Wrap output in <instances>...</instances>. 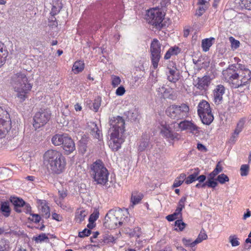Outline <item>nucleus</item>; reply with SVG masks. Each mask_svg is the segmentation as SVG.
Segmentation results:
<instances>
[{"label":"nucleus","instance_id":"f257e3e1","mask_svg":"<svg viewBox=\"0 0 251 251\" xmlns=\"http://www.w3.org/2000/svg\"><path fill=\"white\" fill-rule=\"evenodd\" d=\"M223 75L233 88L245 86L251 79V71L240 64L229 66Z\"/></svg>","mask_w":251,"mask_h":251},{"label":"nucleus","instance_id":"f03ea898","mask_svg":"<svg viewBox=\"0 0 251 251\" xmlns=\"http://www.w3.org/2000/svg\"><path fill=\"white\" fill-rule=\"evenodd\" d=\"M111 126L110 133L109 147L113 151H117L125 141V122L122 117H114L109 119Z\"/></svg>","mask_w":251,"mask_h":251},{"label":"nucleus","instance_id":"7ed1b4c3","mask_svg":"<svg viewBox=\"0 0 251 251\" xmlns=\"http://www.w3.org/2000/svg\"><path fill=\"white\" fill-rule=\"evenodd\" d=\"M43 159L44 164L50 173L59 175L64 171L66 158L60 152L55 150H49L45 152Z\"/></svg>","mask_w":251,"mask_h":251},{"label":"nucleus","instance_id":"20e7f679","mask_svg":"<svg viewBox=\"0 0 251 251\" xmlns=\"http://www.w3.org/2000/svg\"><path fill=\"white\" fill-rule=\"evenodd\" d=\"M11 83L14 91L17 92L18 98L21 101H24L26 98V94L32 87L26 75L21 73L15 74L12 77Z\"/></svg>","mask_w":251,"mask_h":251},{"label":"nucleus","instance_id":"39448f33","mask_svg":"<svg viewBox=\"0 0 251 251\" xmlns=\"http://www.w3.org/2000/svg\"><path fill=\"white\" fill-rule=\"evenodd\" d=\"M91 172L98 184L104 185L107 182L109 173L100 160H98L92 164Z\"/></svg>","mask_w":251,"mask_h":251},{"label":"nucleus","instance_id":"423d86ee","mask_svg":"<svg viewBox=\"0 0 251 251\" xmlns=\"http://www.w3.org/2000/svg\"><path fill=\"white\" fill-rule=\"evenodd\" d=\"M123 216L121 209L110 210L105 217V226L111 229L121 226L123 224Z\"/></svg>","mask_w":251,"mask_h":251},{"label":"nucleus","instance_id":"0eeeda50","mask_svg":"<svg viewBox=\"0 0 251 251\" xmlns=\"http://www.w3.org/2000/svg\"><path fill=\"white\" fill-rule=\"evenodd\" d=\"M164 14L158 8H153L149 10L146 14L148 22L157 29H161L164 25L163 20Z\"/></svg>","mask_w":251,"mask_h":251},{"label":"nucleus","instance_id":"6e6552de","mask_svg":"<svg viewBox=\"0 0 251 251\" xmlns=\"http://www.w3.org/2000/svg\"><path fill=\"white\" fill-rule=\"evenodd\" d=\"M151 59L154 69H156L161 57V44L156 39H154L150 47Z\"/></svg>","mask_w":251,"mask_h":251},{"label":"nucleus","instance_id":"1a4fd4ad","mask_svg":"<svg viewBox=\"0 0 251 251\" xmlns=\"http://www.w3.org/2000/svg\"><path fill=\"white\" fill-rule=\"evenodd\" d=\"M50 111H41L36 113L33 117V126L35 130L44 126L50 118Z\"/></svg>","mask_w":251,"mask_h":251},{"label":"nucleus","instance_id":"9d476101","mask_svg":"<svg viewBox=\"0 0 251 251\" xmlns=\"http://www.w3.org/2000/svg\"><path fill=\"white\" fill-rule=\"evenodd\" d=\"M181 131L187 130L191 133L196 135L199 132V127L192 121L183 120L178 124Z\"/></svg>","mask_w":251,"mask_h":251},{"label":"nucleus","instance_id":"9b49d317","mask_svg":"<svg viewBox=\"0 0 251 251\" xmlns=\"http://www.w3.org/2000/svg\"><path fill=\"white\" fill-rule=\"evenodd\" d=\"M225 93V88L222 85H218L213 91V101L219 105L223 101V96Z\"/></svg>","mask_w":251,"mask_h":251},{"label":"nucleus","instance_id":"f8f14e48","mask_svg":"<svg viewBox=\"0 0 251 251\" xmlns=\"http://www.w3.org/2000/svg\"><path fill=\"white\" fill-rule=\"evenodd\" d=\"M160 126L161 127V133L164 137L172 140L178 139V134L176 133H173L169 125L166 124V123L162 122L160 124Z\"/></svg>","mask_w":251,"mask_h":251},{"label":"nucleus","instance_id":"ddd939ff","mask_svg":"<svg viewBox=\"0 0 251 251\" xmlns=\"http://www.w3.org/2000/svg\"><path fill=\"white\" fill-rule=\"evenodd\" d=\"M87 129L94 138L98 139H100L102 137V132L101 130L99 129L98 125L95 122H88Z\"/></svg>","mask_w":251,"mask_h":251},{"label":"nucleus","instance_id":"4468645a","mask_svg":"<svg viewBox=\"0 0 251 251\" xmlns=\"http://www.w3.org/2000/svg\"><path fill=\"white\" fill-rule=\"evenodd\" d=\"M168 71L167 72V79L173 83H176L179 79V72L176 69V67L172 66L170 64V66L167 67Z\"/></svg>","mask_w":251,"mask_h":251},{"label":"nucleus","instance_id":"2eb2a0df","mask_svg":"<svg viewBox=\"0 0 251 251\" xmlns=\"http://www.w3.org/2000/svg\"><path fill=\"white\" fill-rule=\"evenodd\" d=\"M11 128L10 120H5L0 118V138L4 137Z\"/></svg>","mask_w":251,"mask_h":251},{"label":"nucleus","instance_id":"dca6fc26","mask_svg":"<svg viewBox=\"0 0 251 251\" xmlns=\"http://www.w3.org/2000/svg\"><path fill=\"white\" fill-rule=\"evenodd\" d=\"M62 147L67 154H69L74 151L75 149V144L71 137L67 136L62 144Z\"/></svg>","mask_w":251,"mask_h":251},{"label":"nucleus","instance_id":"f3484780","mask_svg":"<svg viewBox=\"0 0 251 251\" xmlns=\"http://www.w3.org/2000/svg\"><path fill=\"white\" fill-rule=\"evenodd\" d=\"M211 111H198V114L204 124L209 125L213 121L214 117Z\"/></svg>","mask_w":251,"mask_h":251},{"label":"nucleus","instance_id":"a211bd4d","mask_svg":"<svg viewBox=\"0 0 251 251\" xmlns=\"http://www.w3.org/2000/svg\"><path fill=\"white\" fill-rule=\"evenodd\" d=\"M157 92L160 97L164 99H174L175 98V95L173 94L172 90L170 88H166L164 86L159 87L157 89Z\"/></svg>","mask_w":251,"mask_h":251},{"label":"nucleus","instance_id":"6ab92c4d","mask_svg":"<svg viewBox=\"0 0 251 251\" xmlns=\"http://www.w3.org/2000/svg\"><path fill=\"white\" fill-rule=\"evenodd\" d=\"M211 81V78L209 76L205 75L201 78H198V82L196 86L200 90L205 89L209 85Z\"/></svg>","mask_w":251,"mask_h":251},{"label":"nucleus","instance_id":"aec40b11","mask_svg":"<svg viewBox=\"0 0 251 251\" xmlns=\"http://www.w3.org/2000/svg\"><path fill=\"white\" fill-rule=\"evenodd\" d=\"M8 51L5 45L0 42V68L5 63Z\"/></svg>","mask_w":251,"mask_h":251},{"label":"nucleus","instance_id":"412c9836","mask_svg":"<svg viewBox=\"0 0 251 251\" xmlns=\"http://www.w3.org/2000/svg\"><path fill=\"white\" fill-rule=\"evenodd\" d=\"M11 202L14 205V209L16 212L18 213L22 212L21 208L25 204V202L23 199L13 197L11 199Z\"/></svg>","mask_w":251,"mask_h":251},{"label":"nucleus","instance_id":"4be33fe9","mask_svg":"<svg viewBox=\"0 0 251 251\" xmlns=\"http://www.w3.org/2000/svg\"><path fill=\"white\" fill-rule=\"evenodd\" d=\"M151 146L149 136H146L145 138L142 137L138 146V150L140 152L145 151Z\"/></svg>","mask_w":251,"mask_h":251},{"label":"nucleus","instance_id":"5701e85b","mask_svg":"<svg viewBox=\"0 0 251 251\" xmlns=\"http://www.w3.org/2000/svg\"><path fill=\"white\" fill-rule=\"evenodd\" d=\"M67 134H55L51 138V142L54 146L62 145Z\"/></svg>","mask_w":251,"mask_h":251},{"label":"nucleus","instance_id":"b1692460","mask_svg":"<svg viewBox=\"0 0 251 251\" xmlns=\"http://www.w3.org/2000/svg\"><path fill=\"white\" fill-rule=\"evenodd\" d=\"M166 115L170 118L178 120L183 118V111H165Z\"/></svg>","mask_w":251,"mask_h":251},{"label":"nucleus","instance_id":"393cba45","mask_svg":"<svg viewBox=\"0 0 251 251\" xmlns=\"http://www.w3.org/2000/svg\"><path fill=\"white\" fill-rule=\"evenodd\" d=\"M244 125V121L243 120H240L237 124V126L234 130V133L230 138V140L235 142L236 139L239 133L242 130Z\"/></svg>","mask_w":251,"mask_h":251},{"label":"nucleus","instance_id":"a878e982","mask_svg":"<svg viewBox=\"0 0 251 251\" xmlns=\"http://www.w3.org/2000/svg\"><path fill=\"white\" fill-rule=\"evenodd\" d=\"M84 68V63L83 61L78 60L75 61L73 66L72 71L75 74H78L82 72Z\"/></svg>","mask_w":251,"mask_h":251},{"label":"nucleus","instance_id":"bb28decb","mask_svg":"<svg viewBox=\"0 0 251 251\" xmlns=\"http://www.w3.org/2000/svg\"><path fill=\"white\" fill-rule=\"evenodd\" d=\"M0 209L5 217H8L10 214L9 202L8 201H2L1 202Z\"/></svg>","mask_w":251,"mask_h":251},{"label":"nucleus","instance_id":"cd10ccee","mask_svg":"<svg viewBox=\"0 0 251 251\" xmlns=\"http://www.w3.org/2000/svg\"><path fill=\"white\" fill-rule=\"evenodd\" d=\"M180 50L178 47H174L170 48L166 52L164 56L165 59H169L173 55H177Z\"/></svg>","mask_w":251,"mask_h":251},{"label":"nucleus","instance_id":"c85d7f7f","mask_svg":"<svg viewBox=\"0 0 251 251\" xmlns=\"http://www.w3.org/2000/svg\"><path fill=\"white\" fill-rule=\"evenodd\" d=\"M88 212L84 210H78L76 212V221L79 223H81L87 215Z\"/></svg>","mask_w":251,"mask_h":251},{"label":"nucleus","instance_id":"c756f323","mask_svg":"<svg viewBox=\"0 0 251 251\" xmlns=\"http://www.w3.org/2000/svg\"><path fill=\"white\" fill-rule=\"evenodd\" d=\"M213 38H206L202 40L201 42V47L204 51L206 52L209 50L210 47L212 45V40Z\"/></svg>","mask_w":251,"mask_h":251},{"label":"nucleus","instance_id":"7c9ffc66","mask_svg":"<svg viewBox=\"0 0 251 251\" xmlns=\"http://www.w3.org/2000/svg\"><path fill=\"white\" fill-rule=\"evenodd\" d=\"M143 195L140 193L134 192L132 193L131 201L132 204L135 205L138 203L142 199Z\"/></svg>","mask_w":251,"mask_h":251},{"label":"nucleus","instance_id":"2f4dec72","mask_svg":"<svg viewBox=\"0 0 251 251\" xmlns=\"http://www.w3.org/2000/svg\"><path fill=\"white\" fill-rule=\"evenodd\" d=\"M9 249V243L5 239L0 240V251H7Z\"/></svg>","mask_w":251,"mask_h":251},{"label":"nucleus","instance_id":"473e14b6","mask_svg":"<svg viewBox=\"0 0 251 251\" xmlns=\"http://www.w3.org/2000/svg\"><path fill=\"white\" fill-rule=\"evenodd\" d=\"M207 238V235L206 234L201 231L197 238L193 241V245H197L198 244L201 243L203 240L206 239Z\"/></svg>","mask_w":251,"mask_h":251},{"label":"nucleus","instance_id":"72a5a7b5","mask_svg":"<svg viewBox=\"0 0 251 251\" xmlns=\"http://www.w3.org/2000/svg\"><path fill=\"white\" fill-rule=\"evenodd\" d=\"M206 181L207 186L209 188H214L218 185L217 180L215 179L214 177H212L209 176Z\"/></svg>","mask_w":251,"mask_h":251},{"label":"nucleus","instance_id":"f704fd0d","mask_svg":"<svg viewBox=\"0 0 251 251\" xmlns=\"http://www.w3.org/2000/svg\"><path fill=\"white\" fill-rule=\"evenodd\" d=\"M209 103L205 100H201L199 104L198 110H210Z\"/></svg>","mask_w":251,"mask_h":251},{"label":"nucleus","instance_id":"c9c22d12","mask_svg":"<svg viewBox=\"0 0 251 251\" xmlns=\"http://www.w3.org/2000/svg\"><path fill=\"white\" fill-rule=\"evenodd\" d=\"M223 170L222 167L220 165V162H218L215 169L209 175V176L215 177L219 173Z\"/></svg>","mask_w":251,"mask_h":251},{"label":"nucleus","instance_id":"e433bc0d","mask_svg":"<svg viewBox=\"0 0 251 251\" xmlns=\"http://www.w3.org/2000/svg\"><path fill=\"white\" fill-rule=\"evenodd\" d=\"M121 82L120 77L115 75H111V85L114 88L117 87Z\"/></svg>","mask_w":251,"mask_h":251},{"label":"nucleus","instance_id":"4c0bfd02","mask_svg":"<svg viewBox=\"0 0 251 251\" xmlns=\"http://www.w3.org/2000/svg\"><path fill=\"white\" fill-rule=\"evenodd\" d=\"M88 142V138L84 135V137H82L81 139L79 141V146L81 150H83L86 151V145Z\"/></svg>","mask_w":251,"mask_h":251},{"label":"nucleus","instance_id":"58836bf2","mask_svg":"<svg viewBox=\"0 0 251 251\" xmlns=\"http://www.w3.org/2000/svg\"><path fill=\"white\" fill-rule=\"evenodd\" d=\"M249 165L247 164H244L241 165L240 168V174L242 176H247L249 172Z\"/></svg>","mask_w":251,"mask_h":251},{"label":"nucleus","instance_id":"ea45409f","mask_svg":"<svg viewBox=\"0 0 251 251\" xmlns=\"http://www.w3.org/2000/svg\"><path fill=\"white\" fill-rule=\"evenodd\" d=\"M134 111L135 112H133L132 111H127V112L125 113L126 115L127 118L131 121H135L137 118V111Z\"/></svg>","mask_w":251,"mask_h":251},{"label":"nucleus","instance_id":"a19ab883","mask_svg":"<svg viewBox=\"0 0 251 251\" xmlns=\"http://www.w3.org/2000/svg\"><path fill=\"white\" fill-rule=\"evenodd\" d=\"M221 184H224L229 181L228 177L225 174H222L219 175L216 179Z\"/></svg>","mask_w":251,"mask_h":251},{"label":"nucleus","instance_id":"79ce46f5","mask_svg":"<svg viewBox=\"0 0 251 251\" xmlns=\"http://www.w3.org/2000/svg\"><path fill=\"white\" fill-rule=\"evenodd\" d=\"M182 243L186 247H190L192 248V251H194L195 250L193 249L194 247H195L196 245H193V241L192 239H187L185 238H183L182 240Z\"/></svg>","mask_w":251,"mask_h":251},{"label":"nucleus","instance_id":"37998d69","mask_svg":"<svg viewBox=\"0 0 251 251\" xmlns=\"http://www.w3.org/2000/svg\"><path fill=\"white\" fill-rule=\"evenodd\" d=\"M42 211L43 212L42 216L46 219H48L50 216V208L47 206H43L42 207Z\"/></svg>","mask_w":251,"mask_h":251},{"label":"nucleus","instance_id":"c03bdc74","mask_svg":"<svg viewBox=\"0 0 251 251\" xmlns=\"http://www.w3.org/2000/svg\"><path fill=\"white\" fill-rule=\"evenodd\" d=\"M229 239L232 246L236 247L239 245L240 243L236 235H230L229 237Z\"/></svg>","mask_w":251,"mask_h":251},{"label":"nucleus","instance_id":"a18cd8bd","mask_svg":"<svg viewBox=\"0 0 251 251\" xmlns=\"http://www.w3.org/2000/svg\"><path fill=\"white\" fill-rule=\"evenodd\" d=\"M186 224H185L182 220L178 219L175 222V226L178 227L179 230L182 231L185 227Z\"/></svg>","mask_w":251,"mask_h":251},{"label":"nucleus","instance_id":"49530a36","mask_svg":"<svg viewBox=\"0 0 251 251\" xmlns=\"http://www.w3.org/2000/svg\"><path fill=\"white\" fill-rule=\"evenodd\" d=\"M229 41L231 44V48L232 49H236L240 45V42L239 41L235 40L233 37L229 38Z\"/></svg>","mask_w":251,"mask_h":251},{"label":"nucleus","instance_id":"de8ad7c7","mask_svg":"<svg viewBox=\"0 0 251 251\" xmlns=\"http://www.w3.org/2000/svg\"><path fill=\"white\" fill-rule=\"evenodd\" d=\"M171 108L174 110H186L189 108L188 106L184 103H182L180 105H172Z\"/></svg>","mask_w":251,"mask_h":251},{"label":"nucleus","instance_id":"09e8293b","mask_svg":"<svg viewBox=\"0 0 251 251\" xmlns=\"http://www.w3.org/2000/svg\"><path fill=\"white\" fill-rule=\"evenodd\" d=\"M101 104V98L98 97L95 99L93 102V107L95 110H98L100 107Z\"/></svg>","mask_w":251,"mask_h":251},{"label":"nucleus","instance_id":"8fccbe9b","mask_svg":"<svg viewBox=\"0 0 251 251\" xmlns=\"http://www.w3.org/2000/svg\"><path fill=\"white\" fill-rule=\"evenodd\" d=\"M61 8V6L59 5H58L57 6L53 5L52 7L50 14L52 16H54V15L57 14L59 12Z\"/></svg>","mask_w":251,"mask_h":251},{"label":"nucleus","instance_id":"3c124183","mask_svg":"<svg viewBox=\"0 0 251 251\" xmlns=\"http://www.w3.org/2000/svg\"><path fill=\"white\" fill-rule=\"evenodd\" d=\"M91 232L90 229L85 228L83 231L79 232L78 236L80 238L88 236L90 234Z\"/></svg>","mask_w":251,"mask_h":251},{"label":"nucleus","instance_id":"603ef678","mask_svg":"<svg viewBox=\"0 0 251 251\" xmlns=\"http://www.w3.org/2000/svg\"><path fill=\"white\" fill-rule=\"evenodd\" d=\"M99 213L98 211H96L92 213L89 218V222L90 223H94L97 219L99 218Z\"/></svg>","mask_w":251,"mask_h":251},{"label":"nucleus","instance_id":"864d4df0","mask_svg":"<svg viewBox=\"0 0 251 251\" xmlns=\"http://www.w3.org/2000/svg\"><path fill=\"white\" fill-rule=\"evenodd\" d=\"M30 215L32 216V217L29 218V219L31 221H32L35 223H38L40 221L41 217L39 214L30 213Z\"/></svg>","mask_w":251,"mask_h":251},{"label":"nucleus","instance_id":"5fc2aeb1","mask_svg":"<svg viewBox=\"0 0 251 251\" xmlns=\"http://www.w3.org/2000/svg\"><path fill=\"white\" fill-rule=\"evenodd\" d=\"M186 201V197H182L178 203L177 208L180 209V210H182L183 209V208H184V206H185L184 204H185Z\"/></svg>","mask_w":251,"mask_h":251},{"label":"nucleus","instance_id":"6e6d98bb","mask_svg":"<svg viewBox=\"0 0 251 251\" xmlns=\"http://www.w3.org/2000/svg\"><path fill=\"white\" fill-rule=\"evenodd\" d=\"M240 1L246 9L251 10V0H240Z\"/></svg>","mask_w":251,"mask_h":251},{"label":"nucleus","instance_id":"4d7b16f0","mask_svg":"<svg viewBox=\"0 0 251 251\" xmlns=\"http://www.w3.org/2000/svg\"><path fill=\"white\" fill-rule=\"evenodd\" d=\"M130 235L132 236H135L139 238L141 235L140 228L138 227H135Z\"/></svg>","mask_w":251,"mask_h":251},{"label":"nucleus","instance_id":"13d9d810","mask_svg":"<svg viewBox=\"0 0 251 251\" xmlns=\"http://www.w3.org/2000/svg\"><path fill=\"white\" fill-rule=\"evenodd\" d=\"M115 239L111 235H107L104 237L103 241L105 243H113L115 241Z\"/></svg>","mask_w":251,"mask_h":251},{"label":"nucleus","instance_id":"bf43d9fd","mask_svg":"<svg viewBox=\"0 0 251 251\" xmlns=\"http://www.w3.org/2000/svg\"><path fill=\"white\" fill-rule=\"evenodd\" d=\"M206 6L204 5H200L198 11L196 12V15L199 16H201L206 10Z\"/></svg>","mask_w":251,"mask_h":251},{"label":"nucleus","instance_id":"052dcab7","mask_svg":"<svg viewBox=\"0 0 251 251\" xmlns=\"http://www.w3.org/2000/svg\"><path fill=\"white\" fill-rule=\"evenodd\" d=\"M125 92L126 91L125 88L121 86L117 89L116 91V94L117 96H123L125 94Z\"/></svg>","mask_w":251,"mask_h":251},{"label":"nucleus","instance_id":"680f3d73","mask_svg":"<svg viewBox=\"0 0 251 251\" xmlns=\"http://www.w3.org/2000/svg\"><path fill=\"white\" fill-rule=\"evenodd\" d=\"M197 178L194 177L192 175H189L187 177H186L185 183L187 184H189L194 181H196Z\"/></svg>","mask_w":251,"mask_h":251},{"label":"nucleus","instance_id":"e2e57ef3","mask_svg":"<svg viewBox=\"0 0 251 251\" xmlns=\"http://www.w3.org/2000/svg\"><path fill=\"white\" fill-rule=\"evenodd\" d=\"M48 236L45 233H42L40 234L35 239L36 241H39L40 242L44 241L45 239H48Z\"/></svg>","mask_w":251,"mask_h":251},{"label":"nucleus","instance_id":"0e129e2a","mask_svg":"<svg viewBox=\"0 0 251 251\" xmlns=\"http://www.w3.org/2000/svg\"><path fill=\"white\" fill-rule=\"evenodd\" d=\"M179 217L177 216L175 213L172 214H170L166 216V219L168 221H173L177 218H179Z\"/></svg>","mask_w":251,"mask_h":251},{"label":"nucleus","instance_id":"69168bd1","mask_svg":"<svg viewBox=\"0 0 251 251\" xmlns=\"http://www.w3.org/2000/svg\"><path fill=\"white\" fill-rule=\"evenodd\" d=\"M24 211L26 213H30L31 211V207L30 205L28 203H25L24 205V207H23Z\"/></svg>","mask_w":251,"mask_h":251},{"label":"nucleus","instance_id":"338daca9","mask_svg":"<svg viewBox=\"0 0 251 251\" xmlns=\"http://www.w3.org/2000/svg\"><path fill=\"white\" fill-rule=\"evenodd\" d=\"M52 219L55 220L57 221H61L62 220V217L59 214H58L56 213H54L52 214Z\"/></svg>","mask_w":251,"mask_h":251},{"label":"nucleus","instance_id":"774afa93","mask_svg":"<svg viewBox=\"0 0 251 251\" xmlns=\"http://www.w3.org/2000/svg\"><path fill=\"white\" fill-rule=\"evenodd\" d=\"M182 183H183L182 182H181V181H180V180H178L177 178H176L175 179V180L174 181V184L173 185V187L176 188V187H179L182 184Z\"/></svg>","mask_w":251,"mask_h":251}]
</instances>
